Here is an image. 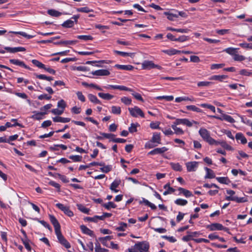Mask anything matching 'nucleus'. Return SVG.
Segmentation results:
<instances>
[{
    "label": "nucleus",
    "mask_w": 252,
    "mask_h": 252,
    "mask_svg": "<svg viewBox=\"0 0 252 252\" xmlns=\"http://www.w3.org/2000/svg\"><path fill=\"white\" fill-rule=\"evenodd\" d=\"M199 133L202 139L210 145H213L216 143V140L211 137L210 132L205 128H200Z\"/></svg>",
    "instance_id": "f257e3e1"
},
{
    "label": "nucleus",
    "mask_w": 252,
    "mask_h": 252,
    "mask_svg": "<svg viewBox=\"0 0 252 252\" xmlns=\"http://www.w3.org/2000/svg\"><path fill=\"white\" fill-rule=\"evenodd\" d=\"M142 69H151L152 68H156L159 70H161L162 68L161 66L155 64L153 61L145 60L142 63Z\"/></svg>",
    "instance_id": "f03ea898"
},
{
    "label": "nucleus",
    "mask_w": 252,
    "mask_h": 252,
    "mask_svg": "<svg viewBox=\"0 0 252 252\" xmlns=\"http://www.w3.org/2000/svg\"><path fill=\"white\" fill-rule=\"evenodd\" d=\"M56 206L68 217H71L74 216L73 212L70 210L69 206H64L63 204L60 203H57Z\"/></svg>",
    "instance_id": "7ed1b4c3"
},
{
    "label": "nucleus",
    "mask_w": 252,
    "mask_h": 252,
    "mask_svg": "<svg viewBox=\"0 0 252 252\" xmlns=\"http://www.w3.org/2000/svg\"><path fill=\"white\" fill-rule=\"evenodd\" d=\"M128 111L130 115L133 117L136 118L138 116L141 118L145 117L144 113L138 106H134V108H128Z\"/></svg>",
    "instance_id": "20e7f679"
},
{
    "label": "nucleus",
    "mask_w": 252,
    "mask_h": 252,
    "mask_svg": "<svg viewBox=\"0 0 252 252\" xmlns=\"http://www.w3.org/2000/svg\"><path fill=\"white\" fill-rule=\"evenodd\" d=\"M139 252H149V243L146 241L138 242L135 244Z\"/></svg>",
    "instance_id": "39448f33"
},
{
    "label": "nucleus",
    "mask_w": 252,
    "mask_h": 252,
    "mask_svg": "<svg viewBox=\"0 0 252 252\" xmlns=\"http://www.w3.org/2000/svg\"><path fill=\"white\" fill-rule=\"evenodd\" d=\"M49 218L50 222L54 227L55 233L61 232L60 224L56 217L53 215L49 214Z\"/></svg>",
    "instance_id": "423d86ee"
},
{
    "label": "nucleus",
    "mask_w": 252,
    "mask_h": 252,
    "mask_svg": "<svg viewBox=\"0 0 252 252\" xmlns=\"http://www.w3.org/2000/svg\"><path fill=\"white\" fill-rule=\"evenodd\" d=\"M103 88L106 89H117L120 91H125L130 92H133V90L132 89L129 88L125 86L108 85L107 86H104Z\"/></svg>",
    "instance_id": "0eeeda50"
},
{
    "label": "nucleus",
    "mask_w": 252,
    "mask_h": 252,
    "mask_svg": "<svg viewBox=\"0 0 252 252\" xmlns=\"http://www.w3.org/2000/svg\"><path fill=\"white\" fill-rule=\"evenodd\" d=\"M56 234L57 235V238H58L59 242L62 245H63L65 248L69 249L71 247V245H70V243L67 241V240L62 235L61 232H59Z\"/></svg>",
    "instance_id": "6e6552de"
},
{
    "label": "nucleus",
    "mask_w": 252,
    "mask_h": 252,
    "mask_svg": "<svg viewBox=\"0 0 252 252\" xmlns=\"http://www.w3.org/2000/svg\"><path fill=\"white\" fill-rule=\"evenodd\" d=\"M188 172H194L197 170L198 166V162L190 161L186 163Z\"/></svg>",
    "instance_id": "1a4fd4ad"
},
{
    "label": "nucleus",
    "mask_w": 252,
    "mask_h": 252,
    "mask_svg": "<svg viewBox=\"0 0 252 252\" xmlns=\"http://www.w3.org/2000/svg\"><path fill=\"white\" fill-rule=\"evenodd\" d=\"M9 62L10 63H12L14 65H18L19 66L22 67L24 68L31 70V68L27 65L23 61H20L18 59H10Z\"/></svg>",
    "instance_id": "9d476101"
},
{
    "label": "nucleus",
    "mask_w": 252,
    "mask_h": 252,
    "mask_svg": "<svg viewBox=\"0 0 252 252\" xmlns=\"http://www.w3.org/2000/svg\"><path fill=\"white\" fill-rule=\"evenodd\" d=\"M121 180L119 178L115 179L114 181L111 184L110 186V189L111 190L114 192H119V190L117 189V188L119 186V185L121 184Z\"/></svg>",
    "instance_id": "9b49d317"
},
{
    "label": "nucleus",
    "mask_w": 252,
    "mask_h": 252,
    "mask_svg": "<svg viewBox=\"0 0 252 252\" xmlns=\"http://www.w3.org/2000/svg\"><path fill=\"white\" fill-rule=\"evenodd\" d=\"M168 148L166 147L161 148H157L149 152L148 154L149 155H155L157 154H161L164 153L168 150Z\"/></svg>",
    "instance_id": "f8f14e48"
},
{
    "label": "nucleus",
    "mask_w": 252,
    "mask_h": 252,
    "mask_svg": "<svg viewBox=\"0 0 252 252\" xmlns=\"http://www.w3.org/2000/svg\"><path fill=\"white\" fill-rule=\"evenodd\" d=\"M4 49L7 52L11 53H15L18 52H24L26 50V48L23 47H5Z\"/></svg>",
    "instance_id": "ddd939ff"
},
{
    "label": "nucleus",
    "mask_w": 252,
    "mask_h": 252,
    "mask_svg": "<svg viewBox=\"0 0 252 252\" xmlns=\"http://www.w3.org/2000/svg\"><path fill=\"white\" fill-rule=\"evenodd\" d=\"M225 199L228 201H234L237 203H244L248 201L245 197H238L237 196H226Z\"/></svg>",
    "instance_id": "4468645a"
},
{
    "label": "nucleus",
    "mask_w": 252,
    "mask_h": 252,
    "mask_svg": "<svg viewBox=\"0 0 252 252\" xmlns=\"http://www.w3.org/2000/svg\"><path fill=\"white\" fill-rule=\"evenodd\" d=\"M207 228L210 231L221 230L222 225L219 223H213L207 226Z\"/></svg>",
    "instance_id": "2eb2a0df"
},
{
    "label": "nucleus",
    "mask_w": 252,
    "mask_h": 252,
    "mask_svg": "<svg viewBox=\"0 0 252 252\" xmlns=\"http://www.w3.org/2000/svg\"><path fill=\"white\" fill-rule=\"evenodd\" d=\"M94 75L96 76H108L110 73V71L107 69H99L91 73Z\"/></svg>",
    "instance_id": "dca6fc26"
},
{
    "label": "nucleus",
    "mask_w": 252,
    "mask_h": 252,
    "mask_svg": "<svg viewBox=\"0 0 252 252\" xmlns=\"http://www.w3.org/2000/svg\"><path fill=\"white\" fill-rule=\"evenodd\" d=\"M175 124L176 125H184L189 127L192 126V123L187 119H177Z\"/></svg>",
    "instance_id": "f3484780"
},
{
    "label": "nucleus",
    "mask_w": 252,
    "mask_h": 252,
    "mask_svg": "<svg viewBox=\"0 0 252 252\" xmlns=\"http://www.w3.org/2000/svg\"><path fill=\"white\" fill-rule=\"evenodd\" d=\"M178 190L180 191L178 195H181V194H183L186 197H189L193 196V194L192 192L189 191V190H188L187 189H185L184 188L179 187L178 188Z\"/></svg>",
    "instance_id": "a211bd4d"
},
{
    "label": "nucleus",
    "mask_w": 252,
    "mask_h": 252,
    "mask_svg": "<svg viewBox=\"0 0 252 252\" xmlns=\"http://www.w3.org/2000/svg\"><path fill=\"white\" fill-rule=\"evenodd\" d=\"M228 76L225 75H214L209 78L210 80H216L219 82H222L223 80L227 79Z\"/></svg>",
    "instance_id": "6ab92c4d"
},
{
    "label": "nucleus",
    "mask_w": 252,
    "mask_h": 252,
    "mask_svg": "<svg viewBox=\"0 0 252 252\" xmlns=\"http://www.w3.org/2000/svg\"><path fill=\"white\" fill-rule=\"evenodd\" d=\"M84 220L85 221L97 222L98 220H103V217L95 215L93 217H86L84 218Z\"/></svg>",
    "instance_id": "aec40b11"
},
{
    "label": "nucleus",
    "mask_w": 252,
    "mask_h": 252,
    "mask_svg": "<svg viewBox=\"0 0 252 252\" xmlns=\"http://www.w3.org/2000/svg\"><path fill=\"white\" fill-rule=\"evenodd\" d=\"M78 42L77 40H61L58 42H54V44L60 45H74Z\"/></svg>",
    "instance_id": "412c9836"
},
{
    "label": "nucleus",
    "mask_w": 252,
    "mask_h": 252,
    "mask_svg": "<svg viewBox=\"0 0 252 252\" xmlns=\"http://www.w3.org/2000/svg\"><path fill=\"white\" fill-rule=\"evenodd\" d=\"M80 229L82 232L85 234L88 235L90 236L94 237V231L88 228L86 226L84 225H81L80 226Z\"/></svg>",
    "instance_id": "4be33fe9"
},
{
    "label": "nucleus",
    "mask_w": 252,
    "mask_h": 252,
    "mask_svg": "<svg viewBox=\"0 0 252 252\" xmlns=\"http://www.w3.org/2000/svg\"><path fill=\"white\" fill-rule=\"evenodd\" d=\"M218 120L220 121H225L230 123H234L235 122V120L230 115L223 114L221 116L220 118H218Z\"/></svg>",
    "instance_id": "5701e85b"
},
{
    "label": "nucleus",
    "mask_w": 252,
    "mask_h": 252,
    "mask_svg": "<svg viewBox=\"0 0 252 252\" xmlns=\"http://www.w3.org/2000/svg\"><path fill=\"white\" fill-rule=\"evenodd\" d=\"M235 138L237 141H240V142L242 144H245L247 143V140L245 137L244 134L241 132L237 133L235 135Z\"/></svg>",
    "instance_id": "b1692460"
},
{
    "label": "nucleus",
    "mask_w": 252,
    "mask_h": 252,
    "mask_svg": "<svg viewBox=\"0 0 252 252\" xmlns=\"http://www.w3.org/2000/svg\"><path fill=\"white\" fill-rule=\"evenodd\" d=\"M174 12H165L164 14L167 16V18L170 21H174L176 18H178V15L175 10Z\"/></svg>",
    "instance_id": "393cba45"
},
{
    "label": "nucleus",
    "mask_w": 252,
    "mask_h": 252,
    "mask_svg": "<svg viewBox=\"0 0 252 252\" xmlns=\"http://www.w3.org/2000/svg\"><path fill=\"white\" fill-rule=\"evenodd\" d=\"M115 67L118 69L124 70H132L133 69L134 67L131 65H121L116 64L115 65Z\"/></svg>",
    "instance_id": "a878e982"
},
{
    "label": "nucleus",
    "mask_w": 252,
    "mask_h": 252,
    "mask_svg": "<svg viewBox=\"0 0 252 252\" xmlns=\"http://www.w3.org/2000/svg\"><path fill=\"white\" fill-rule=\"evenodd\" d=\"M70 120L71 119L69 118H63L60 116H57L53 118V121L56 123L60 122L63 123H66L70 122Z\"/></svg>",
    "instance_id": "bb28decb"
},
{
    "label": "nucleus",
    "mask_w": 252,
    "mask_h": 252,
    "mask_svg": "<svg viewBox=\"0 0 252 252\" xmlns=\"http://www.w3.org/2000/svg\"><path fill=\"white\" fill-rule=\"evenodd\" d=\"M34 113V115H32L31 118L33 119L36 120H40L42 119V116L47 114L46 112H33Z\"/></svg>",
    "instance_id": "cd10ccee"
},
{
    "label": "nucleus",
    "mask_w": 252,
    "mask_h": 252,
    "mask_svg": "<svg viewBox=\"0 0 252 252\" xmlns=\"http://www.w3.org/2000/svg\"><path fill=\"white\" fill-rule=\"evenodd\" d=\"M152 141L158 144L161 143V137L160 133L158 132H154L153 133L152 138L151 139Z\"/></svg>",
    "instance_id": "c85d7f7f"
},
{
    "label": "nucleus",
    "mask_w": 252,
    "mask_h": 252,
    "mask_svg": "<svg viewBox=\"0 0 252 252\" xmlns=\"http://www.w3.org/2000/svg\"><path fill=\"white\" fill-rule=\"evenodd\" d=\"M204 169L206 171V174L205 177V178L213 179V178H214L216 177L214 171L212 169H211L207 167H205Z\"/></svg>",
    "instance_id": "c756f323"
},
{
    "label": "nucleus",
    "mask_w": 252,
    "mask_h": 252,
    "mask_svg": "<svg viewBox=\"0 0 252 252\" xmlns=\"http://www.w3.org/2000/svg\"><path fill=\"white\" fill-rule=\"evenodd\" d=\"M216 179L219 183L223 184L228 185L231 182L227 177H218Z\"/></svg>",
    "instance_id": "7c9ffc66"
},
{
    "label": "nucleus",
    "mask_w": 252,
    "mask_h": 252,
    "mask_svg": "<svg viewBox=\"0 0 252 252\" xmlns=\"http://www.w3.org/2000/svg\"><path fill=\"white\" fill-rule=\"evenodd\" d=\"M77 207L78 209L81 212L84 214H89L90 209L89 208H86L84 205L82 204H77Z\"/></svg>",
    "instance_id": "2f4dec72"
},
{
    "label": "nucleus",
    "mask_w": 252,
    "mask_h": 252,
    "mask_svg": "<svg viewBox=\"0 0 252 252\" xmlns=\"http://www.w3.org/2000/svg\"><path fill=\"white\" fill-rule=\"evenodd\" d=\"M61 25L63 28H70L74 26V21L70 19L64 21Z\"/></svg>",
    "instance_id": "473e14b6"
},
{
    "label": "nucleus",
    "mask_w": 252,
    "mask_h": 252,
    "mask_svg": "<svg viewBox=\"0 0 252 252\" xmlns=\"http://www.w3.org/2000/svg\"><path fill=\"white\" fill-rule=\"evenodd\" d=\"M88 97L91 102L95 104H101V101L95 95L90 94L88 95Z\"/></svg>",
    "instance_id": "72a5a7b5"
},
{
    "label": "nucleus",
    "mask_w": 252,
    "mask_h": 252,
    "mask_svg": "<svg viewBox=\"0 0 252 252\" xmlns=\"http://www.w3.org/2000/svg\"><path fill=\"white\" fill-rule=\"evenodd\" d=\"M188 203V201L184 199L177 198L174 200V203L178 206H186Z\"/></svg>",
    "instance_id": "f704fd0d"
},
{
    "label": "nucleus",
    "mask_w": 252,
    "mask_h": 252,
    "mask_svg": "<svg viewBox=\"0 0 252 252\" xmlns=\"http://www.w3.org/2000/svg\"><path fill=\"white\" fill-rule=\"evenodd\" d=\"M167 30L181 33H187L189 31V30L188 29H175L170 27H167Z\"/></svg>",
    "instance_id": "c9c22d12"
},
{
    "label": "nucleus",
    "mask_w": 252,
    "mask_h": 252,
    "mask_svg": "<svg viewBox=\"0 0 252 252\" xmlns=\"http://www.w3.org/2000/svg\"><path fill=\"white\" fill-rule=\"evenodd\" d=\"M98 95L100 98L105 100H111L114 97V95L108 93L105 94L102 93H98Z\"/></svg>",
    "instance_id": "e433bc0d"
},
{
    "label": "nucleus",
    "mask_w": 252,
    "mask_h": 252,
    "mask_svg": "<svg viewBox=\"0 0 252 252\" xmlns=\"http://www.w3.org/2000/svg\"><path fill=\"white\" fill-rule=\"evenodd\" d=\"M9 33H14L15 34H19V35H21L23 36V37H25L27 38V39H31V38H33L34 37V36L32 35L28 34L25 32H13V31H10L9 32Z\"/></svg>",
    "instance_id": "4c0bfd02"
},
{
    "label": "nucleus",
    "mask_w": 252,
    "mask_h": 252,
    "mask_svg": "<svg viewBox=\"0 0 252 252\" xmlns=\"http://www.w3.org/2000/svg\"><path fill=\"white\" fill-rule=\"evenodd\" d=\"M140 125L136 123L135 124L134 123H131L130 124V126L128 128V131L130 133H134L137 131V127L138 126H139Z\"/></svg>",
    "instance_id": "58836bf2"
},
{
    "label": "nucleus",
    "mask_w": 252,
    "mask_h": 252,
    "mask_svg": "<svg viewBox=\"0 0 252 252\" xmlns=\"http://www.w3.org/2000/svg\"><path fill=\"white\" fill-rule=\"evenodd\" d=\"M163 52L169 56L179 54L181 53V51H179L175 49H171L169 50H164Z\"/></svg>",
    "instance_id": "ea45409f"
},
{
    "label": "nucleus",
    "mask_w": 252,
    "mask_h": 252,
    "mask_svg": "<svg viewBox=\"0 0 252 252\" xmlns=\"http://www.w3.org/2000/svg\"><path fill=\"white\" fill-rule=\"evenodd\" d=\"M186 107L188 110L192 111L198 113H200L202 112V110L201 109L196 107L195 105H188L186 106Z\"/></svg>",
    "instance_id": "a19ab883"
},
{
    "label": "nucleus",
    "mask_w": 252,
    "mask_h": 252,
    "mask_svg": "<svg viewBox=\"0 0 252 252\" xmlns=\"http://www.w3.org/2000/svg\"><path fill=\"white\" fill-rule=\"evenodd\" d=\"M35 76L38 79L46 80L49 81H51L54 80V78L53 77L47 76L44 74H35Z\"/></svg>",
    "instance_id": "79ce46f5"
},
{
    "label": "nucleus",
    "mask_w": 252,
    "mask_h": 252,
    "mask_svg": "<svg viewBox=\"0 0 252 252\" xmlns=\"http://www.w3.org/2000/svg\"><path fill=\"white\" fill-rule=\"evenodd\" d=\"M23 244L25 246V248L29 251L31 252L32 248L29 244L30 240L29 239H21Z\"/></svg>",
    "instance_id": "37998d69"
},
{
    "label": "nucleus",
    "mask_w": 252,
    "mask_h": 252,
    "mask_svg": "<svg viewBox=\"0 0 252 252\" xmlns=\"http://www.w3.org/2000/svg\"><path fill=\"white\" fill-rule=\"evenodd\" d=\"M111 112L113 114L120 115L122 112L121 108L119 106H112Z\"/></svg>",
    "instance_id": "c03bdc74"
},
{
    "label": "nucleus",
    "mask_w": 252,
    "mask_h": 252,
    "mask_svg": "<svg viewBox=\"0 0 252 252\" xmlns=\"http://www.w3.org/2000/svg\"><path fill=\"white\" fill-rule=\"evenodd\" d=\"M170 165L172 168L176 171H181L182 170V167L179 163H170Z\"/></svg>",
    "instance_id": "a18cd8bd"
},
{
    "label": "nucleus",
    "mask_w": 252,
    "mask_h": 252,
    "mask_svg": "<svg viewBox=\"0 0 252 252\" xmlns=\"http://www.w3.org/2000/svg\"><path fill=\"white\" fill-rule=\"evenodd\" d=\"M47 13L50 15L56 17H58L62 15L61 12L55 9H49L48 10Z\"/></svg>",
    "instance_id": "49530a36"
},
{
    "label": "nucleus",
    "mask_w": 252,
    "mask_h": 252,
    "mask_svg": "<svg viewBox=\"0 0 252 252\" xmlns=\"http://www.w3.org/2000/svg\"><path fill=\"white\" fill-rule=\"evenodd\" d=\"M102 206L107 210H109L111 208H116L117 205L113 202L110 201L107 203L102 204Z\"/></svg>",
    "instance_id": "de8ad7c7"
},
{
    "label": "nucleus",
    "mask_w": 252,
    "mask_h": 252,
    "mask_svg": "<svg viewBox=\"0 0 252 252\" xmlns=\"http://www.w3.org/2000/svg\"><path fill=\"white\" fill-rule=\"evenodd\" d=\"M68 158L74 162H80L82 159V156L80 155H71Z\"/></svg>",
    "instance_id": "09e8293b"
},
{
    "label": "nucleus",
    "mask_w": 252,
    "mask_h": 252,
    "mask_svg": "<svg viewBox=\"0 0 252 252\" xmlns=\"http://www.w3.org/2000/svg\"><path fill=\"white\" fill-rule=\"evenodd\" d=\"M77 38L85 41L92 40L93 39V37L90 35H79L77 36Z\"/></svg>",
    "instance_id": "8fccbe9b"
},
{
    "label": "nucleus",
    "mask_w": 252,
    "mask_h": 252,
    "mask_svg": "<svg viewBox=\"0 0 252 252\" xmlns=\"http://www.w3.org/2000/svg\"><path fill=\"white\" fill-rule=\"evenodd\" d=\"M32 63L36 66L38 67L39 68L43 69L45 68V64L42 63L40 62L39 61L33 59L32 60Z\"/></svg>",
    "instance_id": "3c124183"
},
{
    "label": "nucleus",
    "mask_w": 252,
    "mask_h": 252,
    "mask_svg": "<svg viewBox=\"0 0 252 252\" xmlns=\"http://www.w3.org/2000/svg\"><path fill=\"white\" fill-rule=\"evenodd\" d=\"M120 226L116 228V230L118 231H124L127 227V224L124 222H120L119 223Z\"/></svg>",
    "instance_id": "603ef678"
},
{
    "label": "nucleus",
    "mask_w": 252,
    "mask_h": 252,
    "mask_svg": "<svg viewBox=\"0 0 252 252\" xmlns=\"http://www.w3.org/2000/svg\"><path fill=\"white\" fill-rule=\"evenodd\" d=\"M77 11L80 12L89 13L91 12H93V10L92 9H90L88 7L86 6L78 8L77 9Z\"/></svg>",
    "instance_id": "864d4df0"
},
{
    "label": "nucleus",
    "mask_w": 252,
    "mask_h": 252,
    "mask_svg": "<svg viewBox=\"0 0 252 252\" xmlns=\"http://www.w3.org/2000/svg\"><path fill=\"white\" fill-rule=\"evenodd\" d=\"M224 66V63H213L211 65L210 69L211 70L218 69L222 68Z\"/></svg>",
    "instance_id": "5fc2aeb1"
},
{
    "label": "nucleus",
    "mask_w": 252,
    "mask_h": 252,
    "mask_svg": "<svg viewBox=\"0 0 252 252\" xmlns=\"http://www.w3.org/2000/svg\"><path fill=\"white\" fill-rule=\"evenodd\" d=\"M49 185L57 189L58 192L61 191V186L59 184L56 183L54 181H50L48 183Z\"/></svg>",
    "instance_id": "6e6d98bb"
},
{
    "label": "nucleus",
    "mask_w": 252,
    "mask_h": 252,
    "mask_svg": "<svg viewBox=\"0 0 252 252\" xmlns=\"http://www.w3.org/2000/svg\"><path fill=\"white\" fill-rule=\"evenodd\" d=\"M36 220H37L40 223H41L43 226H44L45 228L48 229L50 231H52V227L47 222L44 221V220H39L38 219H36Z\"/></svg>",
    "instance_id": "4d7b16f0"
},
{
    "label": "nucleus",
    "mask_w": 252,
    "mask_h": 252,
    "mask_svg": "<svg viewBox=\"0 0 252 252\" xmlns=\"http://www.w3.org/2000/svg\"><path fill=\"white\" fill-rule=\"evenodd\" d=\"M238 49L237 48H232V47H229V48H226L225 50V51L229 55H231L233 56H234V55L237 52V50Z\"/></svg>",
    "instance_id": "13d9d810"
},
{
    "label": "nucleus",
    "mask_w": 252,
    "mask_h": 252,
    "mask_svg": "<svg viewBox=\"0 0 252 252\" xmlns=\"http://www.w3.org/2000/svg\"><path fill=\"white\" fill-rule=\"evenodd\" d=\"M114 52L118 55H119L120 56H122L123 57H131L132 55L133 54L131 53H127L117 50H114Z\"/></svg>",
    "instance_id": "bf43d9fd"
},
{
    "label": "nucleus",
    "mask_w": 252,
    "mask_h": 252,
    "mask_svg": "<svg viewBox=\"0 0 252 252\" xmlns=\"http://www.w3.org/2000/svg\"><path fill=\"white\" fill-rule=\"evenodd\" d=\"M57 106L58 108H61L62 110H64L66 107V104L63 99H61L58 102Z\"/></svg>",
    "instance_id": "052dcab7"
},
{
    "label": "nucleus",
    "mask_w": 252,
    "mask_h": 252,
    "mask_svg": "<svg viewBox=\"0 0 252 252\" xmlns=\"http://www.w3.org/2000/svg\"><path fill=\"white\" fill-rule=\"evenodd\" d=\"M200 106L203 108H207L208 109H209L213 112H215V107L213 105L207 103H202L201 104Z\"/></svg>",
    "instance_id": "680f3d73"
},
{
    "label": "nucleus",
    "mask_w": 252,
    "mask_h": 252,
    "mask_svg": "<svg viewBox=\"0 0 252 252\" xmlns=\"http://www.w3.org/2000/svg\"><path fill=\"white\" fill-rule=\"evenodd\" d=\"M112 169V165H108L106 166L105 165L104 167H101L100 168V170L102 172L107 173L109 172H110V171H111Z\"/></svg>",
    "instance_id": "e2e57ef3"
},
{
    "label": "nucleus",
    "mask_w": 252,
    "mask_h": 252,
    "mask_svg": "<svg viewBox=\"0 0 252 252\" xmlns=\"http://www.w3.org/2000/svg\"><path fill=\"white\" fill-rule=\"evenodd\" d=\"M121 100L122 102H123V103H124L125 104H126V105L131 104V101H132V100L130 98H129L127 97H126V96L122 97L121 98Z\"/></svg>",
    "instance_id": "0e129e2a"
},
{
    "label": "nucleus",
    "mask_w": 252,
    "mask_h": 252,
    "mask_svg": "<svg viewBox=\"0 0 252 252\" xmlns=\"http://www.w3.org/2000/svg\"><path fill=\"white\" fill-rule=\"evenodd\" d=\"M240 118H241V122L249 126H251V124L252 123V122L251 121V120L248 119L246 117H245V116H240Z\"/></svg>",
    "instance_id": "69168bd1"
},
{
    "label": "nucleus",
    "mask_w": 252,
    "mask_h": 252,
    "mask_svg": "<svg viewBox=\"0 0 252 252\" xmlns=\"http://www.w3.org/2000/svg\"><path fill=\"white\" fill-rule=\"evenodd\" d=\"M78 99L80 100L82 102H84L86 101L85 96L80 91H78L76 93Z\"/></svg>",
    "instance_id": "338daca9"
},
{
    "label": "nucleus",
    "mask_w": 252,
    "mask_h": 252,
    "mask_svg": "<svg viewBox=\"0 0 252 252\" xmlns=\"http://www.w3.org/2000/svg\"><path fill=\"white\" fill-rule=\"evenodd\" d=\"M233 59L235 61L241 62L245 60V57L243 55H240L236 53L233 56Z\"/></svg>",
    "instance_id": "774afa93"
}]
</instances>
